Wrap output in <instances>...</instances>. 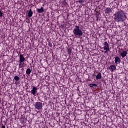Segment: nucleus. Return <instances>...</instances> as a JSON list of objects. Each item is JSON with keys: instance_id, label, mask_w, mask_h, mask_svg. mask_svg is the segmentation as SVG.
<instances>
[{"instance_id": "nucleus-1", "label": "nucleus", "mask_w": 128, "mask_h": 128, "mask_svg": "<svg viewBox=\"0 0 128 128\" xmlns=\"http://www.w3.org/2000/svg\"><path fill=\"white\" fill-rule=\"evenodd\" d=\"M114 19L117 22H124L126 20V13L122 10H120L117 12L116 14H114Z\"/></svg>"}, {"instance_id": "nucleus-2", "label": "nucleus", "mask_w": 128, "mask_h": 128, "mask_svg": "<svg viewBox=\"0 0 128 128\" xmlns=\"http://www.w3.org/2000/svg\"><path fill=\"white\" fill-rule=\"evenodd\" d=\"M73 33L76 36H82L84 34L82 29H80V26H75V28L73 30Z\"/></svg>"}, {"instance_id": "nucleus-3", "label": "nucleus", "mask_w": 128, "mask_h": 128, "mask_svg": "<svg viewBox=\"0 0 128 128\" xmlns=\"http://www.w3.org/2000/svg\"><path fill=\"white\" fill-rule=\"evenodd\" d=\"M34 106L36 110H42V103L40 102H36L34 104Z\"/></svg>"}, {"instance_id": "nucleus-4", "label": "nucleus", "mask_w": 128, "mask_h": 128, "mask_svg": "<svg viewBox=\"0 0 128 128\" xmlns=\"http://www.w3.org/2000/svg\"><path fill=\"white\" fill-rule=\"evenodd\" d=\"M26 60V58H24V55L20 54V60H19V70L20 68H22V66H20V64H22V62H24Z\"/></svg>"}, {"instance_id": "nucleus-5", "label": "nucleus", "mask_w": 128, "mask_h": 128, "mask_svg": "<svg viewBox=\"0 0 128 128\" xmlns=\"http://www.w3.org/2000/svg\"><path fill=\"white\" fill-rule=\"evenodd\" d=\"M104 50H108L110 51V46L108 45V42H104Z\"/></svg>"}, {"instance_id": "nucleus-6", "label": "nucleus", "mask_w": 128, "mask_h": 128, "mask_svg": "<svg viewBox=\"0 0 128 128\" xmlns=\"http://www.w3.org/2000/svg\"><path fill=\"white\" fill-rule=\"evenodd\" d=\"M36 92H38V88L33 86L32 89L31 90L32 94H33V96H34Z\"/></svg>"}, {"instance_id": "nucleus-7", "label": "nucleus", "mask_w": 128, "mask_h": 128, "mask_svg": "<svg viewBox=\"0 0 128 128\" xmlns=\"http://www.w3.org/2000/svg\"><path fill=\"white\" fill-rule=\"evenodd\" d=\"M114 58L116 64H120V57L116 56Z\"/></svg>"}, {"instance_id": "nucleus-8", "label": "nucleus", "mask_w": 128, "mask_h": 128, "mask_svg": "<svg viewBox=\"0 0 128 128\" xmlns=\"http://www.w3.org/2000/svg\"><path fill=\"white\" fill-rule=\"evenodd\" d=\"M104 12L106 14H110V12H112V8H106L105 9Z\"/></svg>"}, {"instance_id": "nucleus-9", "label": "nucleus", "mask_w": 128, "mask_h": 128, "mask_svg": "<svg viewBox=\"0 0 128 128\" xmlns=\"http://www.w3.org/2000/svg\"><path fill=\"white\" fill-rule=\"evenodd\" d=\"M88 86H90V88H92V90L96 89V88L98 86V85L96 84H88Z\"/></svg>"}, {"instance_id": "nucleus-10", "label": "nucleus", "mask_w": 128, "mask_h": 128, "mask_svg": "<svg viewBox=\"0 0 128 128\" xmlns=\"http://www.w3.org/2000/svg\"><path fill=\"white\" fill-rule=\"evenodd\" d=\"M126 54H128V52L126 51H124L120 53V56L124 58H125V56H126Z\"/></svg>"}, {"instance_id": "nucleus-11", "label": "nucleus", "mask_w": 128, "mask_h": 128, "mask_svg": "<svg viewBox=\"0 0 128 128\" xmlns=\"http://www.w3.org/2000/svg\"><path fill=\"white\" fill-rule=\"evenodd\" d=\"M109 69L111 70V72H114V70H116V66L114 65H111L109 67Z\"/></svg>"}, {"instance_id": "nucleus-12", "label": "nucleus", "mask_w": 128, "mask_h": 128, "mask_svg": "<svg viewBox=\"0 0 128 128\" xmlns=\"http://www.w3.org/2000/svg\"><path fill=\"white\" fill-rule=\"evenodd\" d=\"M36 12H39V14H42V12H44V7H42L40 8H37Z\"/></svg>"}, {"instance_id": "nucleus-13", "label": "nucleus", "mask_w": 128, "mask_h": 128, "mask_svg": "<svg viewBox=\"0 0 128 128\" xmlns=\"http://www.w3.org/2000/svg\"><path fill=\"white\" fill-rule=\"evenodd\" d=\"M34 14V12L32 10V9H30L28 12V18H32Z\"/></svg>"}, {"instance_id": "nucleus-14", "label": "nucleus", "mask_w": 128, "mask_h": 128, "mask_svg": "<svg viewBox=\"0 0 128 128\" xmlns=\"http://www.w3.org/2000/svg\"><path fill=\"white\" fill-rule=\"evenodd\" d=\"M102 78V74L100 73H98L96 76V80H100Z\"/></svg>"}, {"instance_id": "nucleus-15", "label": "nucleus", "mask_w": 128, "mask_h": 128, "mask_svg": "<svg viewBox=\"0 0 128 128\" xmlns=\"http://www.w3.org/2000/svg\"><path fill=\"white\" fill-rule=\"evenodd\" d=\"M31 72H32V70H30V68H27L26 71V74H30Z\"/></svg>"}, {"instance_id": "nucleus-16", "label": "nucleus", "mask_w": 128, "mask_h": 128, "mask_svg": "<svg viewBox=\"0 0 128 128\" xmlns=\"http://www.w3.org/2000/svg\"><path fill=\"white\" fill-rule=\"evenodd\" d=\"M67 52L68 56H70V54H72V49L70 48H68L67 49Z\"/></svg>"}, {"instance_id": "nucleus-17", "label": "nucleus", "mask_w": 128, "mask_h": 128, "mask_svg": "<svg viewBox=\"0 0 128 128\" xmlns=\"http://www.w3.org/2000/svg\"><path fill=\"white\" fill-rule=\"evenodd\" d=\"M14 80H16V82H18V80H20V78L18 76H15L14 77Z\"/></svg>"}, {"instance_id": "nucleus-18", "label": "nucleus", "mask_w": 128, "mask_h": 128, "mask_svg": "<svg viewBox=\"0 0 128 128\" xmlns=\"http://www.w3.org/2000/svg\"><path fill=\"white\" fill-rule=\"evenodd\" d=\"M78 2H80V4H82L83 2H84V0H79Z\"/></svg>"}, {"instance_id": "nucleus-19", "label": "nucleus", "mask_w": 128, "mask_h": 128, "mask_svg": "<svg viewBox=\"0 0 128 128\" xmlns=\"http://www.w3.org/2000/svg\"><path fill=\"white\" fill-rule=\"evenodd\" d=\"M48 46H49L52 48V43H50V42H49L48 44Z\"/></svg>"}, {"instance_id": "nucleus-20", "label": "nucleus", "mask_w": 128, "mask_h": 128, "mask_svg": "<svg viewBox=\"0 0 128 128\" xmlns=\"http://www.w3.org/2000/svg\"><path fill=\"white\" fill-rule=\"evenodd\" d=\"M3 13L2 12L1 10H0V18H2V16Z\"/></svg>"}, {"instance_id": "nucleus-21", "label": "nucleus", "mask_w": 128, "mask_h": 128, "mask_svg": "<svg viewBox=\"0 0 128 128\" xmlns=\"http://www.w3.org/2000/svg\"><path fill=\"white\" fill-rule=\"evenodd\" d=\"M6 128V126L4 125L3 124H2V128Z\"/></svg>"}, {"instance_id": "nucleus-22", "label": "nucleus", "mask_w": 128, "mask_h": 128, "mask_svg": "<svg viewBox=\"0 0 128 128\" xmlns=\"http://www.w3.org/2000/svg\"><path fill=\"white\" fill-rule=\"evenodd\" d=\"M96 14L97 16H99L100 13H99L98 12H97L96 13Z\"/></svg>"}, {"instance_id": "nucleus-23", "label": "nucleus", "mask_w": 128, "mask_h": 128, "mask_svg": "<svg viewBox=\"0 0 128 128\" xmlns=\"http://www.w3.org/2000/svg\"><path fill=\"white\" fill-rule=\"evenodd\" d=\"M26 20H28V16H26Z\"/></svg>"}, {"instance_id": "nucleus-24", "label": "nucleus", "mask_w": 128, "mask_h": 128, "mask_svg": "<svg viewBox=\"0 0 128 128\" xmlns=\"http://www.w3.org/2000/svg\"><path fill=\"white\" fill-rule=\"evenodd\" d=\"M108 50H106V51L104 52V54H106V52H108Z\"/></svg>"}, {"instance_id": "nucleus-25", "label": "nucleus", "mask_w": 128, "mask_h": 128, "mask_svg": "<svg viewBox=\"0 0 128 128\" xmlns=\"http://www.w3.org/2000/svg\"><path fill=\"white\" fill-rule=\"evenodd\" d=\"M42 94H40V98H42Z\"/></svg>"}, {"instance_id": "nucleus-26", "label": "nucleus", "mask_w": 128, "mask_h": 128, "mask_svg": "<svg viewBox=\"0 0 128 128\" xmlns=\"http://www.w3.org/2000/svg\"><path fill=\"white\" fill-rule=\"evenodd\" d=\"M22 72H24V68H22Z\"/></svg>"}, {"instance_id": "nucleus-27", "label": "nucleus", "mask_w": 128, "mask_h": 128, "mask_svg": "<svg viewBox=\"0 0 128 128\" xmlns=\"http://www.w3.org/2000/svg\"><path fill=\"white\" fill-rule=\"evenodd\" d=\"M38 98L40 100V96H38Z\"/></svg>"}]
</instances>
